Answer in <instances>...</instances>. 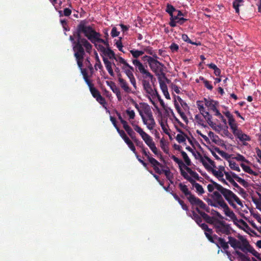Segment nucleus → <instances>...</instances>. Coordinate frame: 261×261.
<instances>
[{"label":"nucleus","instance_id":"obj_29","mask_svg":"<svg viewBox=\"0 0 261 261\" xmlns=\"http://www.w3.org/2000/svg\"><path fill=\"white\" fill-rule=\"evenodd\" d=\"M213 230L210 228H208L207 230L204 232V234L207 239L212 243H215V238L213 236H212V234L213 233Z\"/></svg>","mask_w":261,"mask_h":261},{"label":"nucleus","instance_id":"obj_41","mask_svg":"<svg viewBox=\"0 0 261 261\" xmlns=\"http://www.w3.org/2000/svg\"><path fill=\"white\" fill-rule=\"evenodd\" d=\"M130 53L132 55L133 57L134 58H138L139 57L143 55L144 54V51L143 50H130Z\"/></svg>","mask_w":261,"mask_h":261},{"label":"nucleus","instance_id":"obj_56","mask_svg":"<svg viewBox=\"0 0 261 261\" xmlns=\"http://www.w3.org/2000/svg\"><path fill=\"white\" fill-rule=\"evenodd\" d=\"M208 135L212 140L213 142L217 143L219 139V137L217 135H215L213 132L211 131L208 132Z\"/></svg>","mask_w":261,"mask_h":261},{"label":"nucleus","instance_id":"obj_51","mask_svg":"<svg viewBox=\"0 0 261 261\" xmlns=\"http://www.w3.org/2000/svg\"><path fill=\"white\" fill-rule=\"evenodd\" d=\"M117 132L119 134V135L121 136V137L123 139L124 141H126L127 139L129 138L127 136L125 133L124 130L122 129H120L119 127L117 128L116 129Z\"/></svg>","mask_w":261,"mask_h":261},{"label":"nucleus","instance_id":"obj_15","mask_svg":"<svg viewBox=\"0 0 261 261\" xmlns=\"http://www.w3.org/2000/svg\"><path fill=\"white\" fill-rule=\"evenodd\" d=\"M106 83L110 87L112 91L116 94L119 101L122 100V96L120 89L116 86V84L112 81H107Z\"/></svg>","mask_w":261,"mask_h":261},{"label":"nucleus","instance_id":"obj_54","mask_svg":"<svg viewBox=\"0 0 261 261\" xmlns=\"http://www.w3.org/2000/svg\"><path fill=\"white\" fill-rule=\"evenodd\" d=\"M195 188L196 189V192L199 195H201L204 193V190L203 187L199 184H196V186L195 187Z\"/></svg>","mask_w":261,"mask_h":261},{"label":"nucleus","instance_id":"obj_35","mask_svg":"<svg viewBox=\"0 0 261 261\" xmlns=\"http://www.w3.org/2000/svg\"><path fill=\"white\" fill-rule=\"evenodd\" d=\"M179 18V17H178L177 15H171L170 18V22L169 23V25L171 27H176Z\"/></svg>","mask_w":261,"mask_h":261},{"label":"nucleus","instance_id":"obj_39","mask_svg":"<svg viewBox=\"0 0 261 261\" xmlns=\"http://www.w3.org/2000/svg\"><path fill=\"white\" fill-rule=\"evenodd\" d=\"M176 9L171 4H167L166 6V12H167L170 16L174 15L173 13L176 12Z\"/></svg>","mask_w":261,"mask_h":261},{"label":"nucleus","instance_id":"obj_24","mask_svg":"<svg viewBox=\"0 0 261 261\" xmlns=\"http://www.w3.org/2000/svg\"><path fill=\"white\" fill-rule=\"evenodd\" d=\"M84 56H85V55H83L82 58L81 59H80L79 60H77V59H76V61L77 62V64L78 65V67L81 69V72L83 75V77L85 78V77H88V73H87L86 69L82 68Z\"/></svg>","mask_w":261,"mask_h":261},{"label":"nucleus","instance_id":"obj_12","mask_svg":"<svg viewBox=\"0 0 261 261\" xmlns=\"http://www.w3.org/2000/svg\"><path fill=\"white\" fill-rule=\"evenodd\" d=\"M142 119L144 124L146 125L147 128L149 130H152L155 126V121L153 116L152 113Z\"/></svg>","mask_w":261,"mask_h":261},{"label":"nucleus","instance_id":"obj_34","mask_svg":"<svg viewBox=\"0 0 261 261\" xmlns=\"http://www.w3.org/2000/svg\"><path fill=\"white\" fill-rule=\"evenodd\" d=\"M103 55L105 56H107L110 59H115V53L110 48H107L106 49L105 51L103 53Z\"/></svg>","mask_w":261,"mask_h":261},{"label":"nucleus","instance_id":"obj_59","mask_svg":"<svg viewBox=\"0 0 261 261\" xmlns=\"http://www.w3.org/2000/svg\"><path fill=\"white\" fill-rule=\"evenodd\" d=\"M195 119L197 120V122L200 125L203 126L204 127H207L206 125L203 123V120L201 118V117L199 115H196L195 117Z\"/></svg>","mask_w":261,"mask_h":261},{"label":"nucleus","instance_id":"obj_61","mask_svg":"<svg viewBox=\"0 0 261 261\" xmlns=\"http://www.w3.org/2000/svg\"><path fill=\"white\" fill-rule=\"evenodd\" d=\"M234 159L238 161H242L246 163L249 162L247 160L243 155L240 154H237V155L234 157Z\"/></svg>","mask_w":261,"mask_h":261},{"label":"nucleus","instance_id":"obj_26","mask_svg":"<svg viewBox=\"0 0 261 261\" xmlns=\"http://www.w3.org/2000/svg\"><path fill=\"white\" fill-rule=\"evenodd\" d=\"M119 83L120 87L124 91L127 93H129L131 91L130 88L129 87L128 84L126 81L122 78H119Z\"/></svg>","mask_w":261,"mask_h":261},{"label":"nucleus","instance_id":"obj_13","mask_svg":"<svg viewBox=\"0 0 261 261\" xmlns=\"http://www.w3.org/2000/svg\"><path fill=\"white\" fill-rule=\"evenodd\" d=\"M142 119L152 113L150 106L146 103L141 102V107L139 112Z\"/></svg>","mask_w":261,"mask_h":261},{"label":"nucleus","instance_id":"obj_46","mask_svg":"<svg viewBox=\"0 0 261 261\" xmlns=\"http://www.w3.org/2000/svg\"><path fill=\"white\" fill-rule=\"evenodd\" d=\"M72 6L71 3L69 4V8H66L63 10V15L65 16H69L71 15Z\"/></svg>","mask_w":261,"mask_h":261},{"label":"nucleus","instance_id":"obj_20","mask_svg":"<svg viewBox=\"0 0 261 261\" xmlns=\"http://www.w3.org/2000/svg\"><path fill=\"white\" fill-rule=\"evenodd\" d=\"M122 69L123 70L124 73L126 74L128 78L129 79L130 82L133 85V87L135 89H137V84L136 79L134 76L133 73L131 72V71H129L126 68V67L122 66Z\"/></svg>","mask_w":261,"mask_h":261},{"label":"nucleus","instance_id":"obj_1","mask_svg":"<svg viewBox=\"0 0 261 261\" xmlns=\"http://www.w3.org/2000/svg\"><path fill=\"white\" fill-rule=\"evenodd\" d=\"M219 192L215 191L212 194L209 195L211 198L206 199L208 204L215 207H221L223 209L224 214L226 216L229 217L232 219L236 218V215L233 212L231 211L227 203L225 202L222 196L228 201L229 204L235 206L233 201H234L237 203L242 206L243 204L240 198L234 194L231 190L226 189L224 187H219Z\"/></svg>","mask_w":261,"mask_h":261},{"label":"nucleus","instance_id":"obj_19","mask_svg":"<svg viewBox=\"0 0 261 261\" xmlns=\"http://www.w3.org/2000/svg\"><path fill=\"white\" fill-rule=\"evenodd\" d=\"M192 205L193 206H196V207H198L199 209L201 208L205 211L207 213H210V207L199 198H197Z\"/></svg>","mask_w":261,"mask_h":261},{"label":"nucleus","instance_id":"obj_17","mask_svg":"<svg viewBox=\"0 0 261 261\" xmlns=\"http://www.w3.org/2000/svg\"><path fill=\"white\" fill-rule=\"evenodd\" d=\"M92 33H88V35L87 36V39L89 40L92 43L94 44L95 47L96 48V49L101 52L102 54L104 53V51H105L106 49L107 48L105 47L102 45L101 44H98V41L94 40V39H92Z\"/></svg>","mask_w":261,"mask_h":261},{"label":"nucleus","instance_id":"obj_37","mask_svg":"<svg viewBox=\"0 0 261 261\" xmlns=\"http://www.w3.org/2000/svg\"><path fill=\"white\" fill-rule=\"evenodd\" d=\"M181 154L186 163V166H187V167L191 166V160L189 158L188 155H187V154L186 153V152H185L184 151H181Z\"/></svg>","mask_w":261,"mask_h":261},{"label":"nucleus","instance_id":"obj_47","mask_svg":"<svg viewBox=\"0 0 261 261\" xmlns=\"http://www.w3.org/2000/svg\"><path fill=\"white\" fill-rule=\"evenodd\" d=\"M139 130V132L138 133L141 136V137H142V139L144 141V139L145 140H149V139H150L151 137L148 135L147 134V133H146L143 130V129H142L141 130L140 129H138Z\"/></svg>","mask_w":261,"mask_h":261},{"label":"nucleus","instance_id":"obj_45","mask_svg":"<svg viewBox=\"0 0 261 261\" xmlns=\"http://www.w3.org/2000/svg\"><path fill=\"white\" fill-rule=\"evenodd\" d=\"M229 167L232 170H236L238 172H240L241 170L239 166L234 162L232 161H229Z\"/></svg>","mask_w":261,"mask_h":261},{"label":"nucleus","instance_id":"obj_23","mask_svg":"<svg viewBox=\"0 0 261 261\" xmlns=\"http://www.w3.org/2000/svg\"><path fill=\"white\" fill-rule=\"evenodd\" d=\"M210 181L211 182V184H208L207 186L208 191L210 193H212V192L213 193L214 192V189H216V190H217L218 192H219L220 190L218 188V186L222 187V186L220 185V184H218L216 181H214L212 179H210Z\"/></svg>","mask_w":261,"mask_h":261},{"label":"nucleus","instance_id":"obj_8","mask_svg":"<svg viewBox=\"0 0 261 261\" xmlns=\"http://www.w3.org/2000/svg\"><path fill=\"white\" fill-rule=\"evenodd\" d=\"M178 187L180 190L182 192V193L186 197L187 199L190 203L191 205L195 202V201L197 199L198 197H196L194 195L192 194L191 191L189 190L188 187L180 182L178 185Z\"/></svg>","mask_w":261,"mask_h":261},{"label":"nucleus","instance_id":"obj_28","mask_svg":"<svg viewBox=\"0 0 261 261\" xmlns=\"http://www.w3.org/2000/svg\"><path fill=\"white\" fill-rule=\"evenodd\" d=\"M164 166H163V167L161 168L162 169H160L161 171V174L162 173H164L166 178L167 179H171L173 178V175L171 172L169 168L168 167H166V169H163V167Z\"/></svg>","mask_w":261,"mask_h":261},{"label":"nucleus","instance_id":"obj_2","mask_svg":"<svg viewBox=\"0 0 261 261\" xmlns=\"http://www.w3.org/2000/svg\"><path fill=\"white\" fill-rule=\"evenodd\" d=\"M86 20H82L77 25L76 31L73 33L74 36H70L69 40L72 42V48L74 51V56L75 59L79 60L82 58L83 55H85V51L90 54L92 51V45L89 41L82 37V34L87 38L89 33L90 25L87 24Z\"/></svg>","mask_w":261,"mask_h":261},{"label":"nucleus","instance_id":"obj_10","mask_svg":"<svg viewBox=\"0 0 261 261\" xmlns=\"http://www.w3.org/2000/svg\"><path fill=\"white\" fill-rule=\"evenodd\" d=\"M225 116L228 118V124L230 126L231 129L232 130L233 135L236 134L240 129L238 128V125L234 119L232 115L229 112L226 111L223 112Z\"/></svg>","mask_w":261,"mask_h":261},{"label":"nucleus","instance_id":"obj_53","mask_svg":"<svg viewBox=\"0 0 261 261\" xmlns=\"http://www.w3.org/2000/svg\"><path fill=\"white\" fill-rule=\"evenodd\" d=\"M204 119L206 120L207 123H210V122L212 124V115L209 113L208 112H206L204 113V114H203L202 115Z\"/></svg>","mask_w":261,"mask_h":261},{"label":"nucleus","instance_id":"obj_50","mask_svg":"<svg viewBox=\"0 0 261 261\" xmlns=\"http://www.w3.org/2000/svg\"><path fill=\"white\" fill-rule=\"evenodd\" d=\"M125 113L128 115L129 120H132L135 118V113L134 110H130V109H127L126 110Z\"/></svg>","mask_w":261,"mask_h":261},{"label":"nucleus","instance_id":"obj_16","mask_svg":"<svg viewBox=\"0 0 261 261\" xmlns=\"http://www.w3.org/2000/svg\"><path fill=\"white\" fill-rule=\"evenodd\" d=\"M204 101L205 106L208 108L209 110L212 111L215 113H216L217 111H219L217 109L218 101L212 99L209 100L205 98H204Z\"/></svg>","mask_w":261,"mask_h":261},{"label":"nucleus","instance_id":"obj_4","mask_svg":"<svg viewBox=\"0 0 261 261\" xmlns=\"http://www.w3.org/2000/svg\"><path fill=\"white\" fill-rule=\"evenodd\" d=\"M239 240L232 237H228L229 244L234 250L240 249L245 253H251L257 259L261 261L260 254L257 252L253 247L249 244L248 241L243 236L239 234Z\"/></svg>","mask_w":261,"mask_h":261},{"label":"nucleus","instance_id":"obj_9","mask_svg":"<svg viewBox=\"0 0 261 261\" xmlns=\"http://www.w3.org/2000/svg\"><path fill=\"white\" fill-rule=\"evenodd\" d=\"M94 25H90V29H89V33H92V39H94V40L98 41V42L103 43L106 46V48H110L109 46V43L107 39L105 40L102 38H101V35L98 33L97 32L94 28H93Z\"/></svg>","mask_w":261,"mask_h":261},{"label":"nucleus","instance_id":"obj_33","mask_svg":"<svg viewBox=\"0 0 261 261\" xmlns=\"http://www.w3.org/2000/svg\"><path fill=\"white\" fill-rule=\"evenodd\" d=\"M181 39L185 42L188 43H190V44H193V45H196L197 46H198V45H201V43L200 42H193L192 41H191L189 38L188 37V35L187 34H184L182 35L181 36Z\"/></svg>","mask_w":261,"mask_h":261},{"label":"nucleus","instance_id":"obj_30","mask_svg":"<svg viewBox=\"0 0 261 261\" xmlns=\"http://www.w3.org/2000/svg\"><path fill=\"white\" fill-rule=\"evenodd\" d=\"M143 51H144V53H146L150 55H151L152 57L154 58H158V57L154 51V50H153L152 48L150 46H146L143 48Z\"/></svg>","mask_w":261,"mask_h":261},{"label":"nucleus","instance_id":"obj_32","mask_svg":"<svg viewBox=\"0 0 261 261\" xmlns=\"http://www.w3.org/2000/svg\"><path fill=\"white\" fill-rule=\"evenodd\" d=\"M192 218L195 220L198 225H200V223L202 221L201 216L197 214L195 211H192Z\"/></svg>","mask_w":261,"mask_h":261},{"label":"nucleus","instance_id":"obj_7","mask_svg":"<svg viewBox=\"0 0 261 261\" xmlns=\"http://www.w3.org/2000/svg\"><path fill=\"white\" fill-rule=\"evenodd\" d=\"M158 58H154L148 64L150 68L155 74L156 76L161 75L165 76L164 73V65L157 60Z\"/></svg>","mask_w":261,"mask_h":261},{"label":"nucleus","instance_id":"obj_42","mask_svg":"<svg viewBox=\"0 0 261 261\" xmlns=\"http://www.w3.org/2000/svg\"><path fill=\"white\" fill-rule=\"evenodd\" d=\"M196 104L197 106V108L200 111V113L201 115L203 114H204V113L206 112L207 111H205V108L203 106V101L201 100H198L196 102Z\"/></svg>","mask_w":261,"mask_h":261},{"label":"nucleus","instance_id":"obj_48","mask_svg":"<svg viewBox=\"0 0 261 261\" xmlns=\"http://www.w3.org/2000/svg\"><path fill=\"white\" fill-rule=\"evenodd\" d=\"M233 187H234L235 188H237L238 191H239V193L240 194H245V191L244 190V189H243L242 188H241L235 181L234 180H233L232 181V182H231L230 183Z\"/></svg>","mask_w":261,"mask_h":261},{"label":"nucleus","instance_id":"obj_21","mask_svg":"<svg viewBox=\"0 0 261 261\" xmlns=\"http://www.w3.org/2000/svg\"><path fill=\"white\" fill-rule=\"evenodd\" d=\"M234 135L242 142L249 141L251 140L250 137L245 134L243 133L241 129L236 133Z\"/></svg>","mask_w":261,"mask_h":261},{"label":"nucleus","instance_id":"obj_40","mask_svg":"<svg viewBox=\"0 0 261 261\" xmlns=\"http://www.w3.org/2000/svg\"><path fill=\"white\" fill-rule=\"evenodd\" d=\"M94 55H95V60H96V64H95V66H94L95 69L97 70V67H98L100 69H102V65L101 63V62H100L99 57L98 56V54L96 51H94Z\"/></svg>","mask_w":261,"mask_h":261},{"label":"nucleus","instance_id":"obj_6","mask_svg":"<svg viewBox=\"0 0 261 261\" xmlns=\"http://www.w3.org/2000/svg\"><path fill=\"white\" fill-rule=\"evenodd\" d=\"M142 153L147 157L148 161L151 164L155 172L159 174H161V171L159 167L162 168L163 165L159 162L156 159L150 156V152L148 151L147 148L143 147L141 148Z\"/></svg>","mask_w":261,"mask_h":261},{"label":"nucleus","instance_id":"obj_64","mask_svg":"<svg viewBox=\"0 0 261 261\" xmlns=\"http://www.w3.org/2000/svg\"><path fill=\"white\" fill-rule=\"evenodd\" d=\"M120 32L117 31L116 27H113L111 31V35L112 37H115L119 36Z\"/></svg>","mask_w":261,"mask_h":261},{"label":"nucleus","instance_id":"obj_25","mask_svg":"<svg viewBox=\"0 0 261 261\" xmlns=\"http://www.w3.org/2000/svg\"><path fill=\"white\" fill-rule=\"evenodd\" d=\"M103 61L104 62L106 68L107 70H108L109 73L110 74V75L114 76V73L113 70L112 69V63L110 61H109L108 60V59H107L106 58L103 57Z\"/></svg>","mask_w":261,"mask_h":261},{"label":"nucleus","instance_id":"obj_27","mask_svg":"<svg viewBox=\"0 0 261 261\" xmlns=\"http://www.w3.org/2000/svg\"><path fill=\"white\" fill-rule=\"evenodd\" d=\"M123 127L133 140L136 138L135 133L128 124Z\"/></svg>","mask_w":261,"mask_h":261},{"label":"nucleus","instance_id":"obj_31","mask_svg":"<svg viewBox=\"0 0 261 261\" xmlns=\"http://www.w3.org/2000/svg\"><path fill=\"white\" fill-rule=\"evenodd\" d=\"M240 165L245 172L255 176L257 175V173L253 171L249 166H246L243 163H241Z\"/></svg>","mask_w":261,"mask_h":261},{"label":"nucleus","instance_id":"obj_22","mask_svg":"<svg viewBox=\"0 0 261 261\" xmlns=\"http://www.w3.org/2000/svg\"><path fill=\"white\" fill-rule=\"evenodd\" d=\"M159 79L160 86L161 89L162 90L165 97H166V98H167L168 99H170V94L168 91L167 86L166 85V84H165V83L164 81H162L160 79V77H159Z\"/></svg>","mask_w":261,"mask_h":261},{"label":"nucleus","instance_id":"obj_36","mask_svg":"<svg viewBox=\"0 0 261 261\" xmlns=\"http://www.w3.org/2000/svg\"><path fill=\"white\" fill-rule=\"evenodd\" d=\"M185 169L191 175V176L197 180H199V175L196 172L192 170L190 168L187 166H185Z\"/></svg>","mask_w":261,"mask_h":261},{"label":"nucleus","instance_id":"obj_14","mask_svg":"<svg viewBox=\"0 0 261 261\" xmlns=\"http://www.w3.org/2000/svg\"><path fill=\"white\" fill-rule=\"evenodd\" d=\"M201 163L204 166L205 169L209 171H211L213 175L216 176L218 179L221 177H223L224 176V173L221 172V171H217L215 169H214L211 166L208 165L207 163L203 160L202 159H201Z\"/></svg>","mask_w":261,"mask_h":261},{"label":"nucleus","instance_id":"obj_52","mask_svg":"<svg viewBox=\"0 0 261 261\" xmlns=\"http://www.w3.org/2000/svg\"><path fill=\"white\" fill-rule=\"evenodd\" d=\"M90 91L91 92V93L92 94V96L95 98H96V97H98L101 94L99 91L97 90L95 87H93L90 89Z\"/></svg>","mask_w":261,"mask_h":261},{"label":"nucleus","instance_id":"obj_3","mask_svg":"<svg viewBox=\"0 0 261 261\" xmlns=\"http://www.w3.org/2000/svg\"><path fill=\"white\" fill-rule=\"evenodd\" d=\"M133 63L138 68V71L142 74L144 79L142 81V83L144 90L146 93L149 94L152 98H154V95L157 94L158 91L154 87L153 88L151 87L149 81L147 80L146 79L148 78L150 79L152 84H153V82L155 80V79L154 78L153 75L149 72L148 70L145 69L144 65L140 61L137 59L133 60Z\"/></svg>","mask_w":261,"mask_h":261},{"label":"nucleus","instance_id":"obj_55","mask_svg":"<svg viewBox=\"0 0 261 261\" xmlns=\"http://www.w3.org/2000/svg\"><path fill=\"white\" fill-rule=\"evenodd\" d=\"M160 124L161 125V126L163 130V132L167 135H169V132L166 126H168V124H167V122H166L165 123H164V122H163L162 121H161L160 122Z\"/></svg>","mask_w":261,"mask_h":261},{"label":"nucleus","instance_id":"obj_49","mask_svg":"<svg viewBox=\"0 0 261 261\" xmlns=\"http://www.w3.org/2000/svg\"><path fill=\"white\" fill-rule=\"evenodd\" d=\"M243 2V0H234L233 2V7L236 10V12L239 13V6L240 3Z\"/></svg>","mask_w":261,"mask_h":261},{"label":"nucleus","instance_id":"obj_57","mask_svg":"<svg viewBox=\"0 0 261 261\" xmlns=\"http://www.w3.org/2000/svg\"><path fill=\"white\" fill-rule=\"evenodd\" d=\"M186 135L185 134H184V135L182 134H177L176 137V139L178 143H181L186 141Z\"/></svg>","mask_w":261,"mask_h":261},{"label":"nucleus","instance_id":"obj_63","mask_svg":"<svg viewBox=\"0 0 261 261\" xmlns=\"http://www.w3.org/2000/svg\"><path fill=\"white\" fill-rule=\"evenodd\" d=\"M252 201L256 205V208H257L260 211H261V206H259V199H257V198H256L254 197H252Z\"/></svg>","mask_w":261,"mask_h":261},{"label":"nucleus","instance_id":"obj_5","mask_svg":"<svg viewBox=\"0 0 261 261\" xmlns=\"http://www.w3.org/2000/svg\"><path fill=\"white\" fill-rule=\"evenodd\" d=\"M216 232L219 235H229L231 233V227L225 221L216 220L214 224Z\"/></svg>","mask_w":261,"mask_h":261},{"label":"nucleus","instance_id":"obj_58","mask_svg":"<svg viewBox=\"0 0 261 261\" xmlns=\"http://www.w3.org/2000/svg\"><path fill=\"white\" fill-rule=\"evenodd\" d=\"M96 99L103 107H106V106L107 105L106 99L101 95L98 97H96Z\"/></svg>","mask_w":261,"mask_h":261},{"label":"nucleus","instance_id":"obj_44","mask_svg":"<svg viewBox=\"0 0 261 261\" xmlns=\"http://www.w3.org/2000/svg\"><path fill=\"white\" fill-rule=\"evenodd\" d=\"M171 159L178 165L179 168L184 167L185 168V166H186L181 160L179 159L174 155H172Z\"/></svg>","mask_w":261,"mask_h":261},{"label":"nucleus","instance_id":"obj_43","mask_svg":"<svg viewBox=\"0 0 261 261\" xmlns=\"http://www.w3.org/2000/svg\"><path fill=\"white\" fill-rule=\"evenodd\" d=\"M125 143L127 145L128 147L130 149L135 153L137 154L136 148L133 143V142L128 138L124 141Z\"/></svg>","mask_w":261,"mask_h":261},{"label":"nucleus","instance_id":"obj_62","mask_svg":"<svg viewBox=\"0 0 261 261\" xmlns=\"http://www.w3.org/2000/svg\"><path fill=\"white\" fill-rule=\"evenodd\" d=\"M169 48L173 53L177 52L179 49V46L177 44L172 43L169 46Z\"/></svg>","mask_w":261,"mask_h":261},{"label":"nucleus","instance_id":"obj_18","mask_svg":"<svg viewBox=\"0 0 261 261\" xmlns=\"http://www.w3.org/2000/svg\"><path fill=\"white\" fill-rule=\"evenodd\" d=\"M195 209L198 214H199L207 223L213 224L214 225L215 221H214L213 217L210 216L205 213L201 211L198 207H196Z\"/></svg>","mask_w":261,"mask_h":261},{"label":"nucleus","instance_id":"obj_11","mask_svg":"<svg viewBox=\"0 0 261 261\" xmlns=\"http://www.w3.org/2000/svg\"><path fill=\"white\" fill-rule=\"evenodd\" d=\"M214 237L216 240H217V242H215V244L218 248H222L224 250H225L227 254L229 256L230 255V253L227 251V249L229 248V246L228 244H229V241L226 242L225 240L222 238L218 237L216 234L214 235Z\"/></svg>","mask_w":261,"mask_h":261},{"label":"nucleus","instance_id":"obj_60","mask_svg":"<svg viewBox=\"0 0 261 261\" xmlns=\"http://www.w3.org/2000/svg\"><path fill=\"white\" fill-rule=\"evenodd\" d=\"M154 97H157L161 106L162 107V108L166 110V106H165V104L163 101V100L161 98L160 95L159 94L158 92H157V94H155L154 96Z\"/></svg>","mask_w":261,"mask_h":261},{"label":"nucleus","instance_id":"obj_38","mask_svg":"<svg viewBox=\"0 0 261 261\" xmlns=\"http://www.w3.org/2000/svg\"><path fill=\"white\" fill-rule=\"evenodd\" d=\"M234 253L238 256L241 261H250L249 257L238 250H236Z\"/></svg>","mask_w":261,"mask_h":261}]
</instances>
